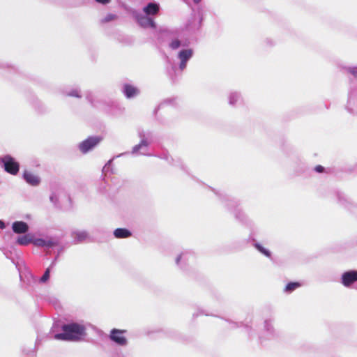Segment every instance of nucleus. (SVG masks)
<instances>
[{
  "instance_id": "obj_6",
  "label": "nucleus",
  "mask_w": 357,
  "mask_h": 357,
  "mask_svg": "<svg viewBox=\"0 0 357 357\" xmlns=\"http://www.w3.org/2000/svg\"><path fill=\"white\" fill-rule=\"evenodd\" d=\"M12 229L15 234H25L29 230V226L23 221H16L13 223Z\"/></svg>"
},
{
  "instance_id": "obj_12",
  "label": "nucleus",
  "mask_w": 357,
  "mask_h": 357,
  "mask_svg": "<svg viewBox=\"0 0 357 357\" xmlns=\"http://www.w3.org/2000/svg\"><path fill=\"white\" fill-rule=\"evenodd\" d=\"M32 242L33 239L30 234L20 236L17 239V243L21 245H26Z\"/></svg>"
},
{
  "instance_id": "obj_5",
  "label": "nucleus",
  "mask_w": 357,
  "mask_h": 357,
  "mask_svg": "<svg viewBox=\"0 0 357 357\" xmlns=\"http://www.w3.org/2000/svg\"><path fill=\"white\" fill-rule=\"evenodd\" d=\"M357 281V271H350L345 272L342 275V283L345 287H349L351 284Z\"/></svg>"
},
{
  "instance_id": "obj_19",
  "label": "nucleus",
  "mask_w": 357,
  "mask_h": 357,
  "mask_svg": "<svg viewBox=\"0 0 357 357\" xmlns=\"http://www.w3.org/2000/svg\"><path fill=\"white\" fill-rule=\"evenodd\" d=\"M181 43L178 40H174L170 43L171 48L175 50L180 47Z\"/></svg>"
},
{
  "instance_id": "obj_1",
  "label": "nucleus",
  "mask_w": 357,
  "mask_h": 357,
  "mask_svg": "<svg viewBox=\"0 0 357 357\" xmlns=\"http://www.w3.org/2000/svg\"><path fill=\"white\" fill-rule=\"evenodd\" d=\"M62 331L63 333L54 335L56 340L78 341L86 335L84 326L77 323L63 325Z\"/></svg>"
},
{
  "instance_id": "obj_21",
  "label": "nucleus",
  "mask_w": 357,
  "mask_h": 357,
  "mask_svg": "<svg viewBox=\"0 0 357 357\" xmlns=\"http://www.w3.org/2000/svg\"><path fill=\"white\" fill-rule=\"evenodd\" d=\"M148 143L145 140H142L139 144L135 146L134 150L138 151L142 146H147Z\"/></svg>"
},
{
  "instance_id": "obj_11",
  "label": "nucleus",
  "mask_w": 357,
  "mask_h": 357,
  "mask_svg": "<svg viewBox=\"0 0 357 357\" xmlns=\"http://www.w3.org/2000/svg\"><path fill=\"white\" fill-rule=\"evenodd\" d=\"M143 10L148 15H155L159 12V6L155 3H149Z\"/></svg>"
},
{
  "instance_id": "obj_9",
  "label": "nucleus",
  "mask_w": 357,
  "mask_h": 357,
  "mask_svg": "<svg viewBox=\"0 0 357 357\" xmlns=\"http://www.w3.org/2000/svg\"><path fill=\"white\" fill-rule=\"evenodd\" d=\"M138 23L143 27H156L155 22L149 17H140L137 20Z\"/></svg>"
},
{
  "instance_id": "obj_24",
  "label": "nucleus",
  "mask_w": 357,
  "mask_h": 357,
  "mask_svg": "<svg viewBox=\"0 0 357 357\" xmlns=\"http://www.w3.org/2000/svg\"><path fill=\"white\" fill-rule=\"evenodd\" d=\"M45 244H46L45 246L49 247V248L53 247L56 245V243L54 242H53L52 241H45Z\"/></svg>"
},
{
  "instance_id": "obj_27",
  "label": "nucleus",
  "mask_w": 357,
  "mask_h": 357,
  "mask_svg": "<svg viewBox=\"0 0 357 357\" xmlns=\"http://www.w3.org/2000/svg\"><path fill=\"white\" fill-rule=\"evenodd\" d=\"M96 1L102 4H107L110 2V0H96Z\"/></svg>"
},
{
  "instance_id": "obj_16",
  "label": "nucleus",
  "mask_w": 357,
  "mask_h": 357,
  "mask_svg": "<svg viewBox=\"0 0 357 357\" xmlns=\"http://www.w3.org/2000/svg\"><path fill=\"white\" fill-rule=\"evenodd\" d=\"M33 244L40 247H45L46 245L45 241L42 238H38L33 241Z\"/></svg>"
},
{
  "instance_id": "obj_26",
  "label": "nucleus",
  "mask_w": 357,
  "mask_h": 357,
  "mask_svg": "<svg viewBox=\"0 0 357 357\" xmlns=\"http://www.w3.org/2000/svg\"><path fill=\"white\" fill-rule=\"evenodd\" d=\"M69 95L71 96H75V97H77V98L80 97V96L78 94V92L77 91H73Z\"/></svg>"
},
{
  "instance_id": "obj_30",
  "label": "nucleus",
  "mask_w": 357,
  "mask_h": 357,
  "mask_svg": "<svg viewBox=\"0 0 357 357\" xmlns=\"http://www.w3.org/2000/svg\"><path fill=\"white\" fill-rule=\"evenodd\" d=\"M201 0H194V2L198 3Z\"/></svg>"
},
{
  "instance_id": "obj_28",
  "label": "nucleus",
  "mask_w": 357,
  "mask_h": 357,
  "mask_svg": "<svg viewBox=\"0 0 357 357\" xmlns=\"http://www.w3.org/2000/svg\"><path fill=\"white\" fill-rule=\"evenodd\" d=\"M0 228L1 229H4L5 228V223L3 221H1V220H0Z\"/></svg>"
},
{
  "instance_id": "obj_25",
  "label": "nucleus",
  "mask_w": 357,
  "mask_h": 357,
  "mask_svg": "<svg viewBox=\"0 0 357 357\" xmlns=\"http://www.w3.org/2000/svg\"><path fill=\"white\" fill-rule=\"evenodd\" d=\"M186 62L187 61H181V63H180V68L181 70L184 69L186 66Z\"/></svg>"
},
{
  "instance_id": "obj_29",
  "label": "nucleus",
  "mask_w": 357,
  "mask_h": 357,
  "mask_svg": "<svg viewBox=\"0 0 357 357\" xmlns=\"http://www.w3.org/2000/svg\"><path fill=\"white\" fill-rule=\"evenodd\" d=\"M181 259V256H178L176 259V263L178 264L179 262V260Z\"/></svg>"
},
{
  "instance_id": "obj_3",
  "label": "nucleus",
  "mask_w": 357,
  "mask_h": 357,
  "mask_svg": "<svg viewBox=\"0 0 357 357\" xmlns=\"http://www.w3.org/2000/svg\"><path fill=\"white\" fill-rule=\"evenodd\" d=\"M102 140V138L99 136L89 137L80 143L79 146V150L82 153H86L97 146Z\"/></svg>"
},
{
  "instance_id": "obj_2",
  "label": "nucleus",
  "mask_w": 357,
  "mask_h": 357,
  "mask_svg": "<svg viewBox=\"0 0 357 357\" xmlns=\"http://www.w3.org/2000/svg\"><path fill=\"white\" fill-rule=\"evenodd\" d=\"M1 162L3 164L4 170L7 173L11 175L17 174L20 170V164L13 157L6 155L1 158Z\"/></svg>"
},
{
  "instance_id": "obj_18",
  "label": "nucleus",
  "mask_w": 357,
  "mask_h": 357,
  "mask_svg": "<svg viewBox=\"0 0 357 357\" xmlns=\"http://www.w3.org/2000/svg\"><path fill=\"white\" fill-rule=\"evenodd\" d=\"M255 246L261 253H263L267 257H270V252L267 250L264 249L262 246H261L259 244H256Z\"/></svg>"
},
{
  "instance_id": "obj_15",
  "label": "nucleus",
  "mask_w": 357,
  "mask_h": 357,
  "mask_svg": "<svg viewBox=\"0 0 357 357\" xmlns=\"http://www.w3.org/2000/svg\"><path fill=\"white\" fill-rule=\"evenodd\" d=\"M117 17H118L117 15H116L114 14L108 13L105 17H103L100 20V22L102 24H105V23H107V22H109L111 21H114V20H116Z\"/></svg>"
},
{
  "instance_id": "obj_17",
  "label": "nucleus",
  "mask_w": 357,
  "mask_h": 357,
  "mask_svg": "<svg viewBox=\"0 0 357 357\" xmlns=\"http://www.w3.org/2000/svg\"><path fill=\"white\" fill-rule=\"evenodd\" d=\"M50 268H47V270L45 271V273L43 274V275L40 278V282H46L49 278H50Z\"/></svg>"
},
{
  "instance_id": "obj_7",
  "label": "nucleus",
  "mask_w": 357,
  "mask_h": 357,
  "mask_svg": "<svg viewBox=\"0 0 357 357\" xmlns=\"http://www.w3.org/2000/svg\"><path fill=\"white\" fill-rule=\"evenodd\" d=\"M24 178L28 183L31 185H37L40 183V179L38 177L28 171H25L24 172Z\"/></svg>"
},
{
  "instance_id": "obj_14",
  "label": "nucleus",
  "mask_w": 357,
  "mask_h": 357,
  "mask_svg": "<svg viewBox=\"0 0 357 357\" xmlns=\"http://www.w3.org/2000/svg\"><path fill=\"white\" fill-rule=\"evenodd\" d=\"M301 286V284L298 282H291L286 285L284 291L290 293L296 289L297 288L300 287Z\"/></svg>"
},
{
  "instance_id": "obj_8",
  "label": "nucleus",
  "mask_w": 357,
  "mask_h": 357,
  "mask_svg": "<svg viewBox=\"0 0 357 357\" xmlns=\"http://www.w3.org/2000/svg\"><path fill=\"white\" fill-rule=\"evenodd\" d=\"M124 93L127 98H130L136 96L139 93V90L131 84L124 85Z\"/></svg>"
},
{
  "instance_id": "obj_20",
  "label": "nucleus",
  "mask_w": 357,
  "mask_h": 357,
  "mask_svg": "<svg viewBox=\"0 0 357 357\" xmlns=\"http://www.w3.org/2000/svg\"><path fill=\"white\" fill-rule=\"evenodd\" d=\"M76 236L79 241H82L87 237V234L85 232H79L76 234Z\"/></svg>"
},
{
  "instance_id": "obj_10",
  "label": "nucleus",
  "mask_w": 357,
  "mask_h": 357,
  "mask_svg": "<svg viewBox=\"0 0 357 357\" xmlns=\"http://www.w3.org/2000/svg\"><path fill=\"white\" fill-rule=\"evenodd\" d=\"M114 235L116 238H126L132 236V233L127 229L118 228L114 231Z\"/></svg>"
},
{
  "instance_id": "obj_23",
  "label": "nucleus",
  "mask_w": 357,
  "mask_h": 357,
  "mask_svg": "<svg viewBox=\"0 0 357 357\" xmlns=\"http://www.w3.org/2000/svg\"><path fill=\"white\" fill-rule=\"evenodd\" d=\"M314 170L317 172H319V173H322L324 172V167L321 165H317L315 167H314Z\"/></svg>"
},
{
  "instance_id": "obj_13",
  "label": "nucleus",
  "mask_w": 357,
  "mask_h": 357,
  "mask_svg": "<svg viewBox=\"0 0 357 357\" xmlns=\"http://www.w3.org/2000/svg\"><path fill=\"white\" fill-rule=\"evenodd\" d=\"M192 55V50L190 49L183 50L179 52L178 56L181 61H187Z\"/></svg>"
},
{
  "instance_id": "obj_4",
  "label": "nucleus",
  "mask_w": 357,
  "mask_h": 357,
  "mask_svg": "<svg viewBox=\"0 0 357 357\" xmlns=\"http://www.w3.org/2000/svg\"><path fill=\"white\" fill-rule=\"evenodd\" d=\"M126 332V331L125 330L112 329L111 331L109 337L116 344L124 346L127 344V339L123 335V333Z\"/></svg>"
},
{
  "instance_id": "obj_22",
  "label": "nucleus",
  "mask_w": 357,
  "mask_h": 357,
  "mask_svg": "<svg viewBox=\"0 0 357 357\" xmlns=\"http://www.w3.org/2000/svg\"><path fill=\"white\" fill-rule=\"evenodd\" d=\"M348 71L354 75V77H357V67L350 68Z\"/></svg>"
}]
</instances>
